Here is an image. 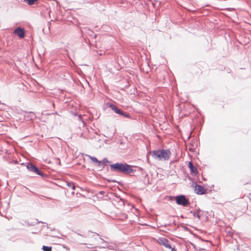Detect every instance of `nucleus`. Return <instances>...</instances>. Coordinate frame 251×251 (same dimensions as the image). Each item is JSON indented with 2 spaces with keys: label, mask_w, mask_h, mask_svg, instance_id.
Wrapping results in <instances>:
<instances>
[{
  "label": "nucleus",
  "mask_w": 251,
  "mask_h": 251,
  "mask_svg": "<svg viewBox=\"0 0 251 251\" xmlns=\"http://www.w3.org/2000/svg\"><path fill=\"white\" fill-rule=\"evenodd\" d=\"M121 114H119V115H122L123 117H126V118H130V115L129 114L124 112L122 110H121Z\"/></svg>",
  "instance_id": "nucleus-14"
},
{
  "label": "nucleus",
  "mask_w": 251,
  "mask_h": 251,
  "mask_svg": "<svg viewBox=\"0 0 251 251\" xmlns=\"http://www.w3.org/2000/svg\"><path fill=\"white\" fill-rule=\"evenodd\" d=\"M95 240H97V238L96 237H95L94 238ZM98 244H102V241H100V238L98 240V243H97Z\"/></svg>",
  "instance_id": "nucleus-22"
},
{
  "label": "nucleus",
  "mask_w": 251,
  "mask_h": 251,
  "mask_svg": "<svg viewBox=\"0 0 251 251\" xmlns=\"http://www.w3.org/2000/svg\"><path fill=\"white\" fill-rule=\"evenodd\" d=\"M99 193H100V195H103V194H104V191H100V192H99Z\"/></svg>",
  "instance_id": "nucleus-23"
},
{
  "label": "nucleus",
  "mask_w": 251,
  "mask_h": 251,
  "mask_svg": "<svg viewBox=\"0 0 251 251\" xmlns=\"http://www.w3.org/2000/svg\"><path fill=\"white\" fill-rule=\"evenodd\" d=\"M100 240L102 241V245L101 246H98L99 248H109V246L107 242L104 240L103 239L100 238Z\"/></svg>",
  "instance_id": "nucleus-10"
},
{
  "label": "nucleus",
  "mask_w": 251,
  "mask_h": 251,
  "mask_svg": "<svg viewBox=\"0 0 251 251\" xmlns=\"http://www.w3.org/2000/svg\"><path fill=\"white\" fill-rule=\"evenodd\" d=\"M195 191L198 195H203L205 193V189L201 185L196 184Z\"/></svg>",
  "instance_id": "nucleus-6"
},
{
  "label": "nucleus",
  "mask_w": 251,
  "mask_h": 251,
  "mask_svg": "<svg viewBox=\"0 0 251 251\" xmlns=\"http://www.w3.org/2000/svg\"><path fill=\"white\" fill-rule=\"evenodd\" d=\"M100 164H102L103 166H105V164L107 163H109V161L107 160L106 158H104L102 160L100 161Z\"/></svg>",
  "instance_id": "nucleus-15"
},
{
  "label": "nucleus",
  "mask_w": 251,
  "mask_h": 251,
  "mask_svg": "<svg viewBox=\"0 0 251 251\" xmlns=\"http://www.w3.org/2000/svg\"><path fill=\"white\" fill-rule=\"evenodd\" d=\"M78 119L79 120H81V116L80 115H78Z\"/></svg>",
  "instance_id": "nucleus-24"
},
{
  "label": "nucleus",
  "mask_w": 251,
  "mask_h": 251,
  "mask_svg": "<svg viewBox=\"0 0 251 251\" xmlns=\"http://www.w3.org/2000/svg\"><path fill=\"white\" fill-rule=\"evenodd\" d=\"M112 171L121 173L124 174H129L133 171L132 166L126 163H116L110 165Z\"/></svg>",
  "instance_id": "nucleus-1"
},
{
  "label": "nucleus",
  "mask_w": 251,
  "mask_h": 251,
  "mask_svg": "<svg viewBox=\"0 0 251 251\" xmlns=\"http://www.w3.org/2000/svg\"><path fill=\"white\" fill-rule=\"evenodd\" d=\"M121 114H119V115H122L123 117H126V118H130V115L129 114L124 112L122 110H121Z\"/></svg>",
  "instance_id": "nucleus-13"
},
{
  "label": "nucleus",
  "mask_w": 251,
  "mask_h": 251,
  "mask_svg": "<svg viewBox=\"0 0 251 251\" xmlns=\"http://www.w3.org/2000/svg\"><path fill=\"white\" fill-rule=\"evenodd\" d=\"M42 250L43 251H51L52 248L51 247L43 246L42 247Z\"/></svg>",
  "instance_id": "nucleus-16"
},
{
  "label": "nucleus",
  "mask_w": 251,
  "mask_h": 251,
  "mask_svg": "<svg viewBox=\"0 0 251 251\" xmlns=\"http://www.w3.org/2000/svg\"><path fill=\"white\" fill-rule=\"evenodd\" d=\"M93 245L90 244V246H91V247H89V248H90V249H92V248H93V247H92V246H93Z\"/></svg>",
  "instance_id": "nucleus-25"
},
{
  "label": "nucleus",
  "mask_w": 251,
  "mask_h": 251,
  "mask_svg": "<svg viewBox=\"0 0 251 251\" xmlns=\"http://www.w3.org/2000/svg\"><path fill=\"white\" fill-rule=\"evenodd\" d=\"M188 167L190 170L191 172L193 173L194 175H197L198 174L197 168L194 166V165L191 162H189Z\"/></svg>",
  "instance_id": "nucleus-7"
},
{
  "label": "nucleus",
  "mask_w": 251,
  "mask_h": 251,
  "mask_svg": "<svg viewBox=\"0 0 251 251\" xmlns=\"http://www.w3.org/2000/svg\"><path fill=\"white\" fill-rule=\"evenodd\" d=\"M125 217L127 218V215H126Z\"/></svg>",
  "instance_id": "nucleus-27"
},
{
  "label": "nucleus",
  "mask_w": 251,
  "mask_h": 251,
  "mask_svg": "<svg viewBox=\"0 0 251 251\" xmlns=\"http://www.w3.org/2000/svg\"><path fill=\"white\" fill-rule=\"evenodd\" d=\"M67 185L68 187H71L73 190H74L75 189V185L74 183L72 182H67Z\"/></svg>",
  "instance_id": "nucleus-17"
},
{
  "label": "nucleus",
  "mask_w": 251,
  "mask_h": 251,
  "mask_svg": "<svg viewBox=\"0 0 251 251\" xmlns=\"http://www.w3.org/2000/svg\"><path fill=\"white\" fill-rule=\"evenodd\" d=\"M151 153L153 158L164 161L168 160L171 154L170 150L164 149L153 150Z\"/></svg>",
  "instance_id": "nucleus-2"
},
{
  "label": "nucleus",
  "mask_w": 251,
  "mask_h": 251,
  "mask_svg": "<svg viewBox=\"0 0 251 251\" xmlns=\"http://www.w3.org/2000/svg\"><path fill=\"white\" fill-rule=\"evenodd\" d=\"M176 203L179 205L184 207L187 206L189 203V201L185 195H180L175 197Z\"/></svg>",
  "instance_id": "nucleus-3"
},
{
  "label": "nucleus",
  "mask_w": 251,
  "mask_h": 251,
  "mask_svg": "<svg viewBox=\"0 0 251 251\" xmlns=\"http://www.w3.org/2000/svg\"><path fill=\"white\" fill-rule=\"evenodd\" d=\"M110 108L114 111L116 113L119 114H121V110H122L120 108H119L117 106L113 104H111L109 105Z\"/></svg>",
  "instance_id": "nucleus-8"
},
{
  "label": "nucleus",
  "mask_w": 251,
  "mask_h": 251,
  "mask_svg": "<svg viewBox=\"0 0 251 251\" xmlns=\"http://www.w3.org/2000/svg\"><path fill=\"white\" fill-rule=\"evenodd\" d=\"M33 172L42 176H44V174L37 167H35Z\"/></svg>",
  "instance_id": "nucleus-12"
},
{
  "label": "nucleus",
  "mask_w": 251,
  "mask_h": 251,
  "mask_svg": "<svg viewBox=\"0 0 251 251\" xmlns=\"http://www.w3.org/2000/svg\"><path fill=\"white\" fill-rule=\"evenodd\" d=\"M86 155L89 159H90L94 163L96 164L98 166H100V162H99L100 161L99 160H98V159L96 157H94V156H91L90 155Z\"/></svg>",
  "instance_id": "nucleus-9"
},
{
  "label": "nucleus",
  "mask_w": 251,
  "mask_h": 251,
  "mask_svg": "<svg viewBox=\"0 0 251 251\" xmlns=\"http://www.w3.org/2000/svg\"><path fill=\"white\" fill-rule=\"evenodd\" d=\"M94 52V55H96V54H99V55L101 56L103 54V51L102 50H99L98 51V50H94L93 51Z\"/></svg>",
  "instance_id": "nucleus-18"
},
{
  "label": "nucleus",
  "mask_w": 251,
  "mask_h": 251,
  "mask_svg": "<svg viewBox=\"0 0 251 251\" xmlns=\"http://www.w3.org/2000/svg\"><path fill=\"white\" fill-rule=\"evenodd\" d=\"M43 223L41 221H38V220H36V222H34V223H32L31 224H29V225H30V226H34L35 225V224H38V223Z\"/></svg>",
  "instance_id": "nucleus-20"
},
{
  "label": "nucleus",
  "mask_w": 251,
  "mask_h": 251,
  "mask_svg": "<svg viewBox=\"0 0 251 251\" xmlns=\"http://www.w3.org/2000/svg\"><path fill=\"white\" fill-rule=\"evenodd\" d=\"M29 5H32L37 0H25Z\"/></svg>",
  "instance_id": "nucleus-19"
},
{
  "label": "nucleus",
  "mask_w": 251,
  "mask_h": 251,
  "mask_svg": "<svg viewBox=\"0 0 251 251\" xmlns=\"http://www.w3.org/2000/svg\"><path fill=\"white\" fill-rule=\"evenodd\" d=\"M158 242L160 245H163L166 248L171 249L173 248L171 246V245L169 244V241L165 238H164V237L159 238L158 239Z\"/></svg>",
  "instance_id": "nucleus-5"
},
{
  "label": "nucleus",
  "mask_w": 251,
  "mask_h": 251,
  "mask_svg": "<svg viewBox=\"0 0 251 251\" xmlns=\"http://www.w3.org/2000/svg\"><path fill=\"white\" fill-rule=\"evenodd\" d=\"M13 33L19 38L23 39L25 36L26 31L24 28L18 27L14 29Z\"/></svg>",
  "instance_id": "nucleus-4"
},
{
  "label": "nucleus",
  "mask_w": 251,
  "mask_h": 251,
  "mask_svg": "<svg viewBox=\"0 0 251 251\" xmlns=\"http://www.w3.org/2000/svg\"><path fill=\"white\" fill-rule=\"evenodd\" d=\"M97 251V250H95V251Z\"/></svg>",
  "instance_id": "nucleus-28"
},
{
  "label": "nucleus",
  "mask_w": 251,
  "mask_h": 251,
  "mask_svg": "<svg viewBox=\"0 0 251 251\" xmlns=\"http://www.w3.org/2000/svg\"><path fill=\"white\" fill-rule=\"evenodd\" d=\"M77 235H79V236H82L81 234H80V233H77Z\"/></svg>",
  "instance_id": "nucleus-26"
},
{
  "label": "nucleus",
  "mask_w": 251,
  "mask_h": 251,
  "mask_svg": "<svg viewBox=\"0 0 251 251\" xmlns=\"http://www.w3.org/2000/svg\"><path fill=\"white\" fill-rule=\"evenodd\" d=\"M36 167V166L35 165H34L33 164H32L31 163H28L26 165V168L29 171H31V172H32L34 171V170L35 169Z\"/></svg>",
  "instance_id": "nucleus-11"
},
{
  "label": "nucleus",
  "mask_w": 251,
  "mask_h": 251,
  "mask_svg": "<svg viewBox=\"0 0 251 251\" xmlns=\"http://www.w3.org/2000/svg\"><path fill=\"white\" fill-rule=\"evenodd\" d=\"M193 215L194 216L197 217L199 219H200V216L199 214L198 213L197 211V212H194L193 213Z\"/></svg>",
  "instance_id": "nucleus-21"
}]
</instances>
